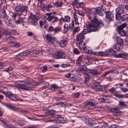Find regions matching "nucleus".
<instances>
[{"label":"nucleus","mask_w":128,"mask_h":128,"mask_svg":"<svg viewBox=\"0 0 128 128\" xmlns=\"http://www.w3.org/2000/svg\"><path fill=\"white\" fill-rule=\"evenodd\" d=\"M71 74L69 73L65 75V77L67 78H69L71 76Z\"/></svg>","instance_id":"obj_59"},{"label":"nucleus","mask_w":128,"mask_h":128,"mask_svg":"<svg viewBox=\"0 0 128 128\" xmlns=\"http://www.w3.org/2000/svg\"><path fill=\"white\" fill-rule=\"evenodd\" d=\"M3 94H5L6 96L8 97L9 98L11 96L12 94V93L10 92L7 91L6 92H4Z\"/></svg>","instance_id":"obj_37"},{"label":"nucleus","mask_w":128,"mask_h":128,"mask_svg":"<svg viewBox=\"0 0 128 128\" xmlns=\"http://www.w3.org/2000/svg\"><path fill=\"white\" fill-rule=\"evenodd\" d=\"M58 20L59 21V23L60 24H62V20L63 21V18H61L60 19H59Z\"/></svg>","instance_id":"obj_64"},{"label":"nucleus","mask_w":128,"mask_h":128,"mask_svg":"<svg viewBox=\"0 0 128 128\" xmlns=\"http://www.w3.org/2000/svg\"><path fill=\"white\" fill-rule=\"evenodd\" d=\"M85 123L87 124L88 126L92 127H93L94 124L92 122V120L90 119H87L85 121Z\"/></svg>","instance_id":"obj_27"},{"label":"nucleus","mask_w":128,"mask_h":128,"mask_svg":"<svg viewBox=\"0 0 128 128\" xmlns=\"http://www.w3.org/2000/svg\"><path fill=\"white\" fill-rule=\"evenodd\" d=\"M85 3L81 2L80 0H75L72 2V4L77 8H83Z\"/></svg>","instance_id":"obj_13"},{"label":"nucleus","mask_w":128,"mask_h":128,"mask_svg":"<svg viewBox=\"0 0 128 128\" xmlns=\"http://www.w3.org/2000/svg\"><path fill=\"white\" fill-rule=\"evenodd\" d=\"M47 67L46 66H44L43 67V69L42 70V72H44L47 70Z\"/></svg>","instance_id":"obj_53"},{"label":"nucleus","mask_w":128,"mask_h":128,"mask_svg":"<svg viewBox=\"0 0 128 128\" xmlns=\"http://www.w3.org/2000/svg\"><path fill=\"white\" fill-rule=\"evenodd\" d=\"M118 125L116 124H114L112 125H110V128H118Z\"/></svg>","instance_id":"obj_58"},{"label":"nucleus","mask_w":128,"mask_h":128,"mask_svg":"<svg viewBox=\"0 0 128 128\" xmlns=\"http://www.w3.org/2000/svg\"><path fill=\"white\" fill-rule=\"evenodd\" d=\"M58 18L57 17H56L55 16L54 17L53 20H52V22H56L58 20Z\"/></svg>","instance_id":"obj_54"},{"label":"nucleus","mask_w":128,"mask_h":128,"mask_svg":"<svg viewBox=\"0 0 128 128\" xmlns=\"http://www.w3.org/2000/svg\"><path fill=\"white\" fill-rule=\"evenodd\" d=\"M115 51L112 48L106 51L105 52H98V55L99 56H104L106 55L111 56L113 54H114Z\"/></svg>","instance_id":"obj_5"},{"label":"nucleus","mask_w":128,"mask_h":128,"mask_svg":"<svg viewBox=\"0 0 128 128\" xmlns=\"http://www.w3.org/2000/svg\"><path fill=\"white\" fill-rule=\"evenodd\" d=\"M116 90V89L114 87H112L111 89L109 91L111 93H112L115 92Z\"/></svg>","instance_id":"obj_51"},{"label":"nucleus","mask_w":128,"mask_h":128,"mask_svg":"<svg viewBox=\"0 0 128 128\" xmlns=\"http://www.w3.org/2000/svg\"><path fill=\"white\" fill-rule=\"evenodd\" d=\"M127 26L126 23H123L119 26L117 28L119 34L122 36H125L126 35V32L123 30Z\"/></svg>","instance_id":"obj_7"},{"label":"nucleus","mask_w":128,"mask_h":128,"mask_svg":"<svg viewBox=\"0 0 128 128\" xmlns=\"http://www.w3.org/2000/svg\"><path fill=\"white\" fill-rule=\"evenodd\" d=\"M74 26V22L73 21L72 22V26L70 24H69L68 26H66V24H65L64 26V33L66 32L68 30L70 29V28H72Z\"/></svg>","instance_id":"obj_21"},{"label":"nucleus","mask_w":128,"mask_h":128,"mask_svg":"<svg viewBox=\"0 0 128 128\" xmlns=\"http://www.w3.org/2000/svg\"><path fill=\"white\" fill-rule=\"evenodd\" d=\"M94 86H93L92 87L97 88L98 87H102V86L100 84L99 82H96L94 83Z\"/></svg>","instance_id":"obj_43"},{"label":"nucleus","mask_w":128,"mask_h":128,"mask_svg":"<svg viewBox=\"0 0 128 128\" xmlns=\"http://www.w3.org/2000/svg\"><path fill=\"white\" fill-rule=\"evenodd\" d=\"M58 88V86L57 85L54 84L52 85L51 87L48 89L51 90L52 91H54L57 90Z\"/></svg>","instance_id":"obj_34"},{"label":"nucleus","mask_w":128,"mask_h":128,"mask_svg":"<svg viewBox=\"0 0 128 128\" xmlns=\"http://www.w3.org/2000/svg\"><path fill=\"white\" fill-rule=\"evenodd\" d=\"M21 82H23L24 83H26L28 84L31 85H33V81L32 80L28 78H27L25 80L22 81H20Z\"/></svg>","instance_id":"obj_23"},{"label":"nucleus","mask_w":128,"mask_h":128,"mask_svg":"<svg viewBox=\"0 0 128 128\" xmlns=\"http://www.w3.org/2000/svg\"><path fill=\"white\" fill-rule=\"evenodd\" d=\"M6 107L9 108L14 110H16L17 108L15 106H12L10 104H8L6 105Z\"/></svg>","instance_id":"obj_33"},{"label":"nucleus","mask_w":128,"mask_h":128,"mask_svg":"<svg viewBox=\"0 0 128 128\" xmlns=\"http://www.w3.org/2000/svg\"><path fill=\"white\" fill-rule=\"evenodd\" d=\"M45 37L48 42H51L54 46H57L58 42L56 38L52 36L51 35L48 34L46 35Z\"/></svg>","instance_id":"obj_3"},{"label":"nucleus","mask_w":128,"mask_h":128,"mask_svg":"<svg viewBox=\"0 0 128 128\" xmlns=\"http://www.w3.org/2000/svg\"><path fill=\"white\" fill-rule=\"evenodd\" d=\"M30 51L29 50H26L23 52H22L18 54L17 56L18 57H20L22 56H25L29 54H30Z\"/></svg>","instance_id":"obj_24"},{"label":"nucleus","mask_w":128,"mask_h":128,"mask_svg":"<svg viewBox=\"0 0 128 128\" xmlns=\"http://www.w3.org/2000/svg\"><path fill=\"white\" fill-rule=\"evenodd\" d=\"M52 57L56 59L68 58L71 60L70 58V57L67 56L65 54L61 51H57L54 54L52 55Z\"/></svg>","instance_id":"obj_2"},{"label":"nucleus","mask_w":128,"mask_h":128,"mask_svg":"<svg viewBox=\"0 0 128 128\" xmlns=\"http://www.w3.org/2000/svg\"><path fill=\"white\" fill-rule=\"evenodd\" d=\"M91 73L93 75L96 76L100 75L101 74V72H98L96 70H91Z\"/></svg>","instance_id":"obj_32"},{"label":"nucleus","mask_w":128,"mask_h":128,"mask_svg":"<svg viewBox=\"0 0 128 128\" xmlns=\"http://www.w3.org/2000/svg\"><path fill=\"white\" fill-rule=\"evenodd\" d=\"M61 30V29L59 28L56 27L54 28L53 26H49L48 31L50 32H54V33H56L60 31Z\"/></svg>","instance_id":"obj_15"},{"label":"nucleus","mask_w":128,"mask_h":128,"mask_svg":"<svg viewBox=\"0 0 128 128\" xmlns=\"http://www.w3.org/2000/svg\"><path fill=\"white\" fill-rule=\"evenodd\" d=\"M71 66V65L69 64H62V68H65L68 66Z\"/></svg>","instance_id":"obj_49"},{"label":"nucleus","mask_w":128,"mask_h":128,"mask_svg":"<svg viewBox=\"0 0 128 128\" xmlns=\"http://www.w3.org/2000/svg\"><path fill=\"white\" fill-rule=\"evenodd\" d=\"M31 53H32V55L34 56H38V50H33Z\"/></svg>","instance_id":"obj_41"},{"label":"nucleus","mask_w":128,"mask_h":128,"mask_svg":"<svg viewBox=\"0 0 128 128\" xmlns=\"http://www.w3.org/2000/svg\"><path fill=\"white\" fill-rule=\"evenodd\" d=\"M77 43L79 44V48L81 50H83L86 46V43L83 42Z\"/></svg>","instance_id":"obj_26"},{"label":"nucleus","mask_w":128,"mask_h":128,"mask_svg":"<svg viewBox=\"0 0 128 128\" xmlns=\"http://www.w3.org/2000/svg\"><path fill=\"white\" fill-rule=\"evenodd\" d=\"M101 87H98L97 88L92 87V88L95 89L96 90L100 91L102 90Z\"/></svg>","instance_id":"obj_48"},{"label":"nucleus","mask_w":128,"mask_h":128,"mask_svg":"<svg viewBox=\"0 0 128 128\" xmlns=\"http://www.w3.org/2000/svg\"><path fill=\"white\" fill-rule=\"evenodd\" d=\"M99 101L101 102H103L104 103L106 102V101L104 100L103 98H99Z\"/></svg>","instance_id":"obj_61"},{"label":"nucleus","mask_w":128,"mask_h":128,"mask_svg":"<svg viewBox=\"0 0 128 128\" xmlns=\"http://www.w3.org/2000/svg\"><path fill=\"white\" fill-rule=\"evenodd\" d=\"M116 19L118 20H119L120 18L119 15L123 14L124 12V8L121 6H119L116 9Z\"/></svg>","instance_id":"obj_8"},{"label":"nucleus","mask_w":128,"mask_h":128,"mask_svg":"<svg viewBox=\"0 0 128 128\" xmlns=\"http://www.w3.org/2000/svg\"><path fill=\"white\" fill-rule=\"evenodd\" d=\"M125 106V104L124 102L120 101L119 102V104L118 105V108H122L124 107Z\"/></svg>","instance_id":"obj_31"},{"label":"nucleus","mask_w":128,"mask_h":128,"mask_svg":"<svg viewBox=\"0 0 128 128\" xmlns=\"http://www.w3.org/2000/svg\"><path fill=\"white\" fill-rule=\"evenodd\" d=\"M70 80L74 82L76 80V78L75 76H72L70 78Z\"/></svg>","instance_id":"obj_52"},{"label":"nucleus","mask_w":128,"mask_h":128,"mask_svg":"<svg viewBox=\"0 0 128 128\" xmlns=\"http://www.w3.org/2000/svg\"><path fill=\"white\" fill-rule=\"evenodd\" d=\"M121 20L122 21H125L128 20V14H125L123 15L121 17Z\"/></svg>","instance_id":"obj_36"},{"label":"nucleus","mask_w":128,"mask_h":128,"mask_svg":"<svg viewBox=\"0 0 128 128\" xmlns=\"http://www.w3.org/2000/svg\"><path fill=\"white\" fill-rule=\"evenodd\" d=\"M84 52L89 53L90 54H93L94 55L98 56V52H93L90 50V48L88 46H86L83 50Z\"/></svg>","instance_id":"obj_12"},{"label":"nucleus","mask_w":128,"mask_h":128,"mask_svg":"<svg viewBox=\"0 0 128 128\" xmlns=\"http://www.w3.org/2000/svg\"><path fill=\"white\" fill-rule=\"evenodd\" d=\"M80 95V93L79 92H78L74 94V96L76 98L78 97Z\"/></svg>","instance_id":"obj_60"},{"label":"nucleus","mask_w":128,"mask_h":128,"mask_svg":"<svg viewBox=\"0 0 128 128\" xmlns=\"http://www.w3.org/2000/svg\"><path fill=\"white\" fill-rule=\"evenodd\" d=\"M43 54L42 52V51H40L39 50H38V56L39 55L42 56Z\"/></svg>","instance_id":"obj_62"},{"label":"nucleus","mask_w":128,"mask_h":128,"mask_svg":"<svg viewBox=\"0 0 128 128\" xmlns=\"http://www.w3.org/2000/svg\"><path fill=\"white\" fill-rule=\"evenodd\" d=\"M12 67L11 66H10L8 68H7V69L5 70V71L8 72L9 71L12 70Z\"/></svg>","instance_id":"obj_56"},{"label":"nucleus","mask_w":128,"mask_h":128,"mask_svg":"<svg viewBox=\"0 0 128 128\" xmlns=\"http://www.w3.org/2000/svg\"><path fill=\"white\" fill-rule=\"evenodd\" d=\"M56 13L55 12L47 13L46 14L48 16L47 20L49 21L50 22L53 20L54 17L55 16L54 15Z\"/></svg>","instance_id":"obj_18"},{"label":"nucleus","mask_w":128,"mask_h":128,"mask_svg":"<svg viewBox=\"0 0 128 128\" xmlns=\"http://www.w3.org/2000/svg\"><path fill=\"white\" fill-rule=\"evenodd\" d=\"M126 54L124 53H121L120 54H114V56L116 58H125L126 56Z\"/></svg>","instance_id":"obj_25"},{"label":"nucleus","mask_w":128,"mask_h":128,"mask_svg":"<svg viewBox=\"0 0 128 128\" xmlns=\"http://www.w3.org/2000/svg\"><path fill=\"white\" fill-rule=\"evenodd\" d=\"M106 14L105 20L108 23H110L114 19V17L113 14L110 12H105Z\"/></svg>","instance_id":"obj_10"},{"label":"nucleus","mask_w":128,"mask_h":128,"mask_svg":"<svg viewBox=\"0 0 128 128\" xmlns=\"http://www.w3.org/2000/svg\"><path fill=\"white\" fill-rule=\"evenodd\" d=\"M62 4L63 3L60 0L57 1L54 4L55 6L57 7H61Z\"/></svg>","instance_id":"obj_30"},{"label":"nucleus","mask_w":128,"mask_h":128,"mask_svg":"<svg viewBox=\"0 0 128 128\" xmlns=\"http://www.w3.org/2000/svg\"><path fill=\"white\" fill-rule=\"evenodd\" d=\"M84 68H82L79 69V70L80 72H82L84 74V76L85 78L84 82L86 83L87 82H89L91 79L90 76L88 74L86 71V70L87 69L86 66H85Z\"/></svg>","instance_id":"obj_4"},{"label":"nucleus","mask_w":128,"mask_h":128,"mask_svg":"<svg viewBox=\"0 0 128 128\" xmlns=\"http://www.w3.org/2000/svg\"><path fill=\"white\" fill-rule=\"evenodd\" d=\"M120 90L124 92H128V89L126 88H120Z\"/></svg>","instance_id":"obj_50"},{"label":"nucleus","mask_w":128,"mask_h":128,"mask_svg":"<svg viewBox=\"0 0 128 128\" xmlns=\"http://www.w3.org/2000/svg\"><path fill=\"white\" fill-rule=\"evenodd\" d=\"M29 22L30 24L34 26H38V24L37 20L35 18H30L29 19Z\"/></svg>","instance_id":"obj_20"},{"label":"nucleus","mask_w":128,"mask_h":128,"mask_svg":"<svg viewBox=\"0 0 128 128\" xmlns=\"http://www.w3.org/2000/svg\"><path fill=\"white\" fill-rule=\"evenodd\" d=\"M80 30L78 26L74 28L73 30L72 34L73 36H74L76 32H78Z\"/></svg>","instance_id":"obj_38"},{"label":"nucleus","mask_w":128,"mask_h":128,"mask_svg":"<svg viewBox=\"0 0 128 128\" xmlns=\"http://www.w3.org/2000/svg\"><path fill=\"white\" fill-rule=\"evenodd\" d=\"M4 66V64L3 62H0V69L2 68Z\"/></svg>","instance_id":"obj_57"},{"label":"nucleus","mask_w":128,"mask_h":128,"mask_svg":"<svg viewBox=\"0 0 128 128\" xmlns=\"http://www.w3.org/2000/svg\"><path fill=\"white\" fill-rule=\"evenodd\" d=\"M63 21L68 22L70 20V16H65L64 18H63Z\"/></svg>","instance_id":"obj_39"},{"label":"nucleus","mask_w":128,"mask_h":128,"mask_svg":"<svg viewBox=\"0 0 128 128\" xmlns=\"http://www.w3.org/2000/svg\"><path fill=\"white\" fill-rule=\"evenodd\" d=\"M46 18L44 17L40 21L39 23L41 27H42L43 25H44L45 24L46 22Z\"/></svg>","instance_id":"obj_28"},{"label":"nucleus","mask_w":128,"mask_h":128,"mask_svg":"<svg viewBox=\"0 0 128 128\" xmlns=\"http://www.w3.org/2000/svg\"><path fill=\"white\" fill-rule=\"evenodd\" d=\"M13 46L14 47H18L20 46V44L18 42H15L13 43Z\"/></svg>","instance_id":"obj_46"},{"label":"nucleus","mask_w":128,"mask_h":128,"mask_svg":"<svg viewBox=\"0 0 128 128\" xmlns=\"http://www.w3.org/2000/svg\"><path fill=\"white\" fill-rule=\"evenodd\" d=\"M85 12L87 15H90L92 14V12L91 10L88 8H86L85 9Z\"/></svg>","instance_id":"obj_42"},{"label":"nucleus","mask_w":128,"mask_h":128,"mask_svg":"<svg viewBox=\"0 0 128 128\" xmlns=\"http://www.w3.org/2000/svg\"><path fill=\"white\" fill-rule=\"evenodd\" d=\"M97 101L95 100L88 102L86 104L85 107L88 109H91L93 108L94 106L97 104Z\"/></svg>","instance_id":"obj_9"},{"label":"nucleus","mask_w":128,"mask_h":128,"mask_svg":"<svg viewBox=\"0 0 128 128\" xmlns=\"http://www.w3.org/2000/svg\"><path fill=\"white\" fill-rule=\"evenodd\" d=\"M73 52L75 54H80V52L78 50V49L76 48L74 49L73 50Z\"/></svg>","instance_id":"obj_45"},{"label":"nucleus","mask_w":128,"mask_h":128,"mask_svg":"<svg viewBox=\"0 0 128 128\" xmlns=\"http://www.w3.org/2000/svg\"><path fill=\"white\" fill-rule=\"evenodd\" d=\"M16 87L18 88L24 90H30L32 89L31 87L26 86L24 84H18L16 85Z\"/></svg>","instance_id":"obj_11"},{"label":"nucleus","mask_w":128,"mask_h":128,"mask_svg":"<svg viewBox=\"0 0 128 128\" xmlns=\"http://www.w3.org/2000/svg\"><path fill=\"white\" fill-rule=\"evenodd\" d=\"M123 47L122 44L119 43L115 44L113 46L114 48L118 50H121L123 48Z\"/></svg>","instance_id":"obj_22"},{"label":"nucleus","mask_w":128,"mask_h":128,"mask_svg":"<svg viewBox=\"0 0 128 128\" xmlns=\"http://www.w3.org/2000/svg\"><path fill=\"white\" fill-rule=\"evenodd\" d=\"M116 41L118 43L121 44L123 42V40L122 38H121L120 37L117 36L116 38Z\"/></svg>","instance_id":"obj_40"},{"label":"nucleus","mask_w":128,"mask_h":128,"mask_svg":"<svg viewBox=\"0 0 128 128\" xmlns=\"http://www.w3.org/2000/svg\"><path fill=\"white\" fill-rule=\"evenodd\" d=\"M68 41V38H66L64 39L61 40L59 42L60 47L62 48H64L66 46Z\"/></svg>","instance_id":"obj_16"},{"label":"nucleus","mask_w":128,"mask_h":128,"mask_svg":"<svg viewBox=\"0 0 128 128\" xmlns=\"http://www.w3.org/2000/svg\"><path fill=\"white\" fill-rule=\"evenodd\" d=\"M111 111L114 115L116 116H120L121 115V112L118 107L114 108L111 109Z\"/></svg>","instance_id":"obj_14"},{"label":"nucleus","mask_w":128,"mask_h":128,"mask_svg":"<svg viewBox=\"0 0 128 128\" xmlns=\"http://www.w3.org/2000/svg\"><path fill=\"white\" fill-rule=\"evenodd\" d=\"M114 95L116 96V97L120 99L123 98L124 96V95H122L120 93H118L115 94H114Z\"/></svg>","instance_id":"obj_35"},{"label":"nucleus","mask_w":128,"mask_h":128,"mask_svg":"<svg viewBox=\"0 0 128 128\" xmlns=\"http://www.w3.org/2000/svg\"><path fill=\"white\" fill-rule=\"evenodd\" d=\"M94 13L95 14H98L100 16L103 15V10L101 8L98 7L94 8Z\"/></svg>","instance_id":"obj_19"},{"label":"nucleus","mask_w":128,"mask_h":128,"mask_svg":"<svg viewBox=\"0 0 128 128\" xmlns=\"http://www.w3.org/2000/svg\"><path fill=\"white\" fill-rule=\"evenodd\" d=\"M28 9V7L27 6L21 5L17 6L15 8L16 11L18 12L17 14L18 15H21L23 12L26 11Z\"/></svg>","instance_id":"obj_6"},{"label":"nucleus","mask_w":128,"mask_h":128,"mask_svg":"<svg viewBox=\"0 0 128 128\" xmlns=\"http://www.w3.org/2000/svg\"><path fill=\"white\" fill-rule=\"evenodd\" d=\"M24 19L23 18H19L18 20L14 21L15 24H23L24 22Z\"/></svg>","instance_id":"obj_29"},{"label":"nucleus","mask_w":128,"mask_h":128,"mask_svg":"<svg viewBox=\"0 0 128 128\" xmlns=\"http://www.w3.org/2000/svg\"><path fill=\"white\" fill-rule=\"evenodd\" d=\"M103 98L105 101H107V100L108 99V97L106 95H104L103 96Z\"/></svg>","instance_id":"obj_55"},{"label":"nucleus","mask_w":128,"mask_h":128,"mask_svg":"<svg viewBox=\"0 0 128 128\" xmlns=\"http://www.w3.org/2000/svg\"><path fill=\"white\" fill-rule=\"evenodd\" d=\"M112 71H109L107 72H106L102 75L101 76L102 77H104L106 76L109 74L110 73L112 72Z\"/></svg>","instance_id":"obj_47"},{"label":"nucleus","mask_w":128,"mask_h":128,"mask_svg":"<svg viewBox=\"0 0 128 128\" xmlns=\"http://www.w3.org/2000/svg\"><path fill=\"white\" fill-rule=\"evenodd\" d=\"M11 100L16 101L18 100L17 99L16 96L14 95L13 94L9 98Z\"/></svg>","instance_id":"obj_44"},{"label":"nucleus","mask_w":128,"mask_h":128,"mask_svg":"<svg viewBox=\"0 0 128 128\" xmlns=\"http://www.w3.org/2000/svg\"><path fill=\"white\" fill-rule=\"evenodd\" d=\"M104 25L103 23L101 21L98 20L96 18L91 19V22L88 24L89 28L83 30L77 35L76 38V43L83 42L85 34L91 32H95L98 30L100 28L103 26Z\"/></svg>","instance_id":"obj_1"},{"label":"nucleus","mask_w":128,"mask_h":128,"mask_svg":"<svg viewBox=\"0 0 128 128\" xmlns=\"http://www.w3.org/2000/svg\"><path fill=\"white\" fill-rule=\"evenodd\" d=\"M83 55L80 56H79L76 60V63L77 64H79L80 66H82L83 68H85V66H86L85 65L84 62L82 60V57Z\"/></svg>","instance_id":"obj_17"},{"label":"nucleus","mask_w":128,"mask_h":128,"mask_svg":"<svg viewBox=\"0 0 128 128\" xmlns=\"http://www.w3.org/2000/svg\"><path fill=\"white\" fill-rule=\"evenodd\" d=\"M11 31L12 32H13V33L14 34H17V32L16 30H11Z\"/></svg>","instance_id":"obj_63"}]
</instances>
